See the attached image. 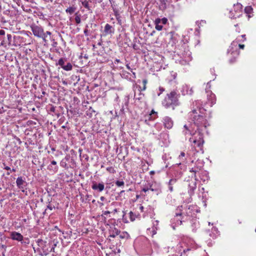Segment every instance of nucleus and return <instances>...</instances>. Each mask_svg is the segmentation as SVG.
I'll return each mask as SVG.
<instances>
[{"mask_svg":"<svg viewBox=\"0 0 256 256\" xmlns=\"http://www.w3.org/2000/svg\"><path fill=\"white\" fill-rule=\"evenodd\" d=\"M205 111L206 110L202 108H198L189 113V118L193 122L194 126L197 128V130H206L207 132L206 128L209 124L204 116Z\"/></svg>","mask_w":256,"mask_h":256,"instance_id":"f257e3e1","label":"nucleus"},{"mask_svg":"<svg viewBox=\"0 0 256 256\" xmlns=\"http://www.w3.org/2000/svg\"><path fill=\"white\" fill-rule=\"evenodd\" d=\"M162 104L166 108L172 106V109H174V106H177L179 104L176 92L172 91L170 94H168L167 96L162 101Z\"/></svg>","mask_w":256,"mask_h":256,"instance_id":"f03ea898","label":"nucleus"},{"mask_svg":"<svg viewBox=\"0 0 256 256\" xmlns=\"http://www.w3.org/2000/svg\"><path fill=\"white\" fill-rule=\"evenodd\" d=\"M202 166H198L196 168H192L190 170L192 173V180L188 184V192L190 196H192L194 193V190L196 188V182L198 180L196 174L201 169Z\"/></svg>","mask_w":256,"mask_h":256,"instance_id":"7ed1b4c3","label":"nucleus"},{"mask_svg":"<svg viewBox=\"0 0 256 256\" xmlns=\"http://www.w3.org/2000/svg\"><path fill=\"white\" fill-rule=\"evenodd\" d=\"M204 131L196 130L192 134V137L190 138V142H192V146H198L200 150H202V147L204 143L203 139Z\"/></svg>","mask_w":256,"mask_h":256,"instance_id":"20e7f679","label":"nucleus"},{"mask_svg":"<svg viewBox=\"0 0 256 256\" xmlns=\"http://www.w3.org/2000/svg\"><path fill=\"white\" fill-rule=\"evenodd\" d=\"M190 208H187V206L184 207L182 206L178 207L176 210L175 217L174 218V221L176 220V225H180L182 224L184 216L189 215V212H188Z\"/></svg>","mask_w":256,"mask_h":256,"instance_id":"39448f33","label":"nucleus"},{"mask_svg":"<svg viewBox=\"0 0 256 256\" xmlns=\"http://www.w3.org/2000/svg\"><path fill=\"white\" fill-rule=\"evenodd\" d=\"M186 240H184L177 246L178 252L180 254V256H182L183 254H186L187 252L191 250V248L188 245Z\"/></svg>","mask_w":256,"mask_h":256,"instance_id":"423d86ee","label":"nucleus"},{"mask_svg":"<svg viewBox=\"0 0 256 256\" xmlns=\"http://www.w3.org/2000/svg\"><path fill=\"white\" fill-rule=\"evenodd\" d=\"M242 6L240 3H236V4H234V14H232V10H230L229 12V16L231 18H239L242 12Z\"/></svg>","mask_w":256,"mask_h":256,"instance_id":"0eeeda50","label":"nucleus"},{"mask_svg":"<svg viewBox=\"0 0 256 256\" xmlns=\"http://www.w3.org/2000/svg\"><path fill=\"white\" fill-rule=\"evenodd\" d=\"M195 128L192 124H186L182 128V133L185 136H192V134L195 132Z\"/></svg>","mask_w":256,"mask_h":256,"instance_id":"6e6552de","label":"nucleus"},{"mask_svg":"<svg viewBox=\"0 0 256 256\" xmlns=\"http://www.w3.org/2000/svg\"><path fill=\"white\" fill-rule=\"evenodd\" d=\"M238 42L239 40L237 38L232 42L228 50V53L231 52L232 54H236V56L239 54L240 52L238 48Z\"/></svg>","mask_w":256,"mask_h":256,"instance_id":"1a4fd4ad","label":"nucleus"},{"mask_svg":"<svg viewBox=\"0 0 256 256\" xmlns=\"http://www.w3.org/2000/svg\"><path fill=\"white\" fill-rule=\"evenodd\" d=\"M30 28L34 36L38 38L43 36L44 30L42 26L32 24L30 26Z\"/></svg>","mask_w":256,"mask_h":256,"instance_id":"9d476101","label":"nucleus"},{"mask_svg":"<svg viewBox=\"0 0 256 256\" xmlns=\"http://www.w3.org/2000/svg\"><path fill=\"white\" fill-rule=\"evenodd\" d=\"M181 54L182 60H180V62L182 64H188L191 61L192 59L191 52L188 50H185L184 53H182Z\"/></svg>","mask_w":256,"mask_h":256,"instance_id":"9b49d317","label":"nucleus"},{"mask_svg":"<svg viewBox=\"0 0 256 256\" xmlns=\"http://www.w3.org/2000/svg\"><path fill=\"white\" fill-rule=\"evenodd\" d=\"M198 150H196V147L194 146H192L191 150H189L187 152V157L189 158L192 160V162H194V160L196 159L195 156Z\"/></svg>","mask_w":256,"mask_h":256,"instance_id":"f8f14e48","label":"nucleus"},{"mask_svg":"<svg viewBox=\"0 0 256 256\" xmlns=\"http://www.w3.org/2000/svg\"><path fill=\"white\" fill-rule=\"evenodd\" d=\"M180 92L182 95H192L193 94V90L192 88H190V86L186 84H183L180 88Z\"/></svg>","mask_w":256,"mask_h":256,"instance_id":"ddd939ff","label":"nucleus"},{"mask_svg":"<svg viewBox=\"0 0 256 256\" xmlns=\"http://www.w3.org/2000/svg\"><path fill=\"white\" fill-rule=\"evenodd\" d=\"M162 122L165 128L170 129L174 125V122L172 118L168 116H164L163 118Z\"/></svg>","mask_w":256,"mask_h":256,"instance_id":"4468645a","label":"nucleus"},{"mask_svg":"<svg viewBox=\"0 0 256 256\" xmlns=\"http://www.w3.org/2000/svg\"><path fill=\"white\" fill-rule=\"evenodd\" d=\"M10 238L12 240L22 242L24 238L21 234L16 232H12L10 234Z\"/></svg>","mask_w":256,"mask_h":256,"instance_id":"2eb2a0df","label":"nucleus"},{"mask_svg":"<svg viewBox=\"0 0 256 256\" xmlns=\"http://www.w3.org/2000/svg\"><path fill=\"white\" fill-rule=\"evenodd\" d=\"M92 188L94 190H98L99 192L103 191L104 189V185L103 182L97 184L96 182H92Z\"/></svg>","mask_w":256,"mask_h":256,"instance_id":"dca6fc26","label":"nucleus"},{"mask_svg":"<svg viewBox=\"0 0 256 256\" xmlns=\"http://www.w3.org/2000/svg\"><path fill=\"white\" fill-rule=\"evenodd\" d=\"M153 226L151 228H148L147 229V232L148 234H152V236L156 234V230H158V220H154L152 222Z\"/></svg>","mask_w":256,"mask_h":256,"instance_id":"f3484780","label":"nucleus"},{"mask_svg":"<svg viewBox=\"0 0 256 256\" xmlns=\"http://www.w3.org/2000/svg\"><path fill=\"white\" fill-rule=\"evenodd\" d=\"M55 160H52L50 164L48 166V169L52 172H58V167Z\"/></svg>","mask_w":256,"mask_h":256,"instance_id":"a211bd4d","label":"nucleus"},{"mask_svg":"<svg viewBox=\"0 0 256 256\" xmlns=\"http://www.w3.org/2000/svg\"><path fill=\"white\" fill-rule=\"evenodd\" d=\"M208 100L210 106H212L216 103V98L215 94L212 93V92H210V94H208Z\"/></svg>","mask_w":256,"mask_h":256,"instance_id":"6ab92c4d","label":"nucleus"},{"mask_svg":"<svg viewBox=\"0 0 256 256\" xmlns=\"http://www.w3.org/2000/svg\"><path fill=\"white\" fill-rule=\"evenodd\" d=\"M26 182L22 176L18 177L16 180V186L20 189L24 188Z\"/></svg>","mask_w":256,"mask_h":256,"instance_id":"aec40b11","label":"nucleus"},{"mask_svg":"<svg viewBox=\"0 0 256 256\" xmlns=\"http://www.w3.org/2000/svg\"><path fill=\"white\" fill-rule=\"evenodd\" d=\"M110 236L112 238H115L116 236L118 235L120 233V231L114 226L110 227V229L109 230Z\"/></svg>","mask_w":256,"mask_h":256,"instance_id":"412c9836","label":"nucleus"},{"mask_svg":"<svg viewBox=\"0 0 256 256\" xmlns=\"http://www.w3.org/2000/svg\"><path fill=\"white\" fill-rule=\"evenodd\" d=\"M186 157L187 156H186V154L184 152H182L178 158L179 161V163L178 164H180L182 163L185 162L186 160Z\"/></svg>","mask_w":256,"mask_h":256,"instance_id":"4be33fe9","label":"nucleus"},{"mask_svg":"<svg viewBox=\"0 0 256 256\" xmlns=\"http://www.w3.org/2000/svg\"><path fill=\"white\" fill-rule=\"evenodd\" d=\"M150 189L157 195L160 194L162 192L161 186L160 184H158L156 188H154L153 186H151L150 187Z\"/></svg>","mask_w":256,"mask_h":256,"instance_id":"5701e85b","label":"nucleus"},{"mask_svg":"<svg viewBox=\"0 0 256 256\" xmlns=\"http://www.w3.org/2000/svg\"><path fill=\"white\" fill-rule=\"evenodd\" d=\"M177 180L174 178H171L168 183V190L172 192H173L172 186L176 182Z\"/></svg>","mask_w":256,"mask_h":256,"instance_id":"b1692460","label":"nucleus"},{"mask_svg":"<svg viewBox=\"0 0 256 256\" xmlns=\"http://www.w3.org/2000/svg\"><path fill=\"white\" fill-rule=\"evenodd\" d=\"M154 23L156 26L155 28L156 30H158V31L162 30L163 26H162V25L160 24V18H156L155 20L154 21Z\"/></svg>","mask_w":256,"mask_h":256,"instance_id":"393cba45","label":"nucleus"},{"mask_svg":"<svg viewBox=\"0 0 256 256\" xmlns=\"http://www.w3.org/2000/svg\"><path fill=\"white\" fill-rule=\"evenodd\" d=\"M164 91V88L162 86H160L158 89H156L154 91V96H159Z\"/></svg>","mask_w":256,"mask_h":256,"instance_id":"a878e982","label":"nucleus"},{"mask_svg":"<svg viewBox=\"0 0 256 256\" xmlns=\"http://www.w3.org/2000/svg\"><path fill=\"white\" fill-rule=\"evenodd\" d=\"M104 31L106 34H110L114 32L112 30V26L108 24H106Z\"/></svg>","mask_w":256,"mask_h":256,"instance_id":"bb28decb","label":"nucleus"},{"mask_svg":"<svg viewBox=\"0 0 256 256\" xmlns=\"http://www.w3.org/2000/svg\"><path fill=\"white\" fill-rule=\"evenodd\" d=\"M36 243L38 244V245L39 247L41 248L42 250H43V249H45L44 248V246H46V242L44 241L42 239H38L36 241Z\"/></svg>","mask_w":256,"mask_h":256,"instance_id":"cd10ccee","label":"nucleus"},{"mask_svg":"<svg viewBox=\"0 0 256 256\" xmlns=\"http://www.w3.org/2000/svg\"><path fill=\"white\" fill-rule=\"evenodd\" d=\"M54 246L50 250L48 249H43V252L40 254V255L42 256H46L50 253V252H54Z\"/></svg>","mask_w":256,"mask_h":256,"instance_id":"c85d7f7f","label":"nucleus"},{"mask_svg":"<svg viewBox=\"0 0 256 256\" xmlns=\"http://www.w3.org/2000/svg\"><path fill=\"white\" fill-rule=\"evenodd\" d=\"M160 2V7L161 9H165L166 8V3L167 0H158Z\"/></svg>","mask_w":256,"mask_h":256,"instance_id":"c756f323","label":"nucleus"},{"mask_svg":"<svg viewBox=\"0 0 256 256\" xmlns=\"http://www.w3.org/2000/svg\"><path fill=\"white\" fill-rule=\"evenodd\" d=\"M76 10V8L74 6L68 7L66 10V13L69 14H72Z\"/></svg>","mask_w":256,"mask_h":256,"instance_id":"7c9ffc66","label":"nucleus"},{"mask_svg":"<svg viewBox=\"0 0 256 256\" xmlns=\"http://www.w3.org/2000/svg\"><path fill=\"white\" fill-rule=\"evenodd\" d=\"M72 66L70 62H68L66 65H64L63 67V69L65 70L68 71L72 70Z\"/></svg>","mask_w":256,"mask_h":256,"instance_id":"2f4dec72","label":"nucleus"},{"mask_svg":"<svg viewBox=\"0 0 256 256\" xmlns=\"http://www.w3.org/2000/svg\"><path fill=\"white\" fill-rule=\"evenodd\" d=\"M245 12L248 14H250L252 12V8L250 6H246L244 8Z\"/></svg>","mask_w":256,"mask_h":256,"instance_id":"473e14b6","label":"nucleus"},{"mask_svg":"<svg viewBox=\"0 0 256 256\" xmlns=\"http://www.w3.org/2000/svg\"><path fill=\"white\" fill-rule=\"evenodd\" d=\"M64 62L65 60L63 58H60L58 60V62L56 64V65H60V66H61L62 68H63V67L64 66Z\"/></svg>","mask_w":256,"mask_h":256,"instance_id":"72a5a7b5","label":"nucleus"},{"mask_svg":"<svg viewBox=\"0 0 256 256\" xmlns=\"http://www.w3.org/2000/svg\"><path fill=\"white\" fill-rule=\"evenodd\" d=\"M178 42L177 38L176 36H172L170 42L172 43V44H175Z\"/></svg>","mask_w":256,"mask_h":256,"instance_id":"f704fd0d","label":"nucleus"},{"mask_svg":"<svg viewBox=\"0 0 256 256\" xmlns=\"http://www.w3.org/2000/svg\"><path fill=\"white\" fill-rule=\"evenodd\" d=\"M82 6L86 8H87L88 10H90V6H89V4L88 2L85 0L83 2H82Z\"/></svg>","mask_w":256,"mask_h":256,"instance_id":"c9c22d12","label":"nucleus"},{"mask_svg":"<svg viewBox=\"0 0 256 256\" xmlns=\"http://www.w3.org/2000/svg\"><path fill=\"white\" fill-rule=\"evenodd\" d=\"M203 162L198 160L196 162V166L194 168H196L198 166H202L201 168L203 166Z\"/></svg>","mask_w":256,"mask_h":256,"instance_id":"e433bc0d","label":"nucleus"},{"mask_svg":"<svg viewBox=\"0 0 256 256\" xmlns=\"http://www.w3.org/2000/svg\"><path fill=\"white\" fill-rule=\"evenodd\" d=\"M128 234L126 232H122V234L120 233V237L121 238H128Z\"/></svg>","mask_w":256,"mask_h":256,"instance_id":"4c0bfd02","label":"nucleus"},{"mask_svg":"<svg viewBox=\"0 0 256 256\" xmlns=\"http://www.w3.org/2000/svg\"><path fill=\"white\" fill-rule=\"evenodd\" d=\"M115 184L116 186H124V181H120V180H116L115 182Z\"/></svg>","mask_w":256,"mask_h":256,"instance_id":"58836bf2","label":"nucleus"},{"mask_svg":"<svg viewBox=\"0 0 256 256\" xmlns=\"http://www.w3.org/2000/svg\"><path fill=\"white\" fill-rule=\"evenodd\" d=\"M160 23L162 24H166L168 22V19L166 18H160Z\"/></svg>","mask_w":256,"mask_h":256,"instance_id":"ea45409f","label":"nucleus"},{"mask_svg":"<svg viewBox=\"0 0 256 256\" xmlns=\"http://www.w3.org/2000/svg\"><path fill=\"white\" fill-rule=\"evenodd\" d=\"M106 170L108 171V172H110V173H114L115 172V170H114V168H112V166H110V167H108L106 168Z\"/></svg>","mask_w":256,"mask_h":256,"instance_id":"a19ab883","label":"nucleus"},{"mask_svg":"<svg viewBox=\"0 0 256 256\" xmlns=\"http://www.w3.org/2000/svg\"><path fill=\"white\" fill-rule=\"evenodd\" d=\"M212 231H213V232H215V234H214V236H212L211 234H210V236H212L213 238H216V234H218V229H217L216 228H212Z\"/></svg>","mask_w":256,"mask_h":256,"instance_id":"79ce46f5","label":"nucleus"},{"mask_svg":"<svg viewBox=\"0 0 256 256\" xmlns=\"http://www.w3.org/2000/svg\"><path fill=\"white\" fill-rule=\"evenodd\" d=\"M210 88V82H208L206 87V92L208 94V92H210V90H209V89Z\"/></svg>","mask_w":256,"mask_h":256,"instance_id":"37998d69","label":"nucleus"},{"mask_svg":"<svg viewBox=\"0 0 256 256\" xmlns=\"http://www.w3.org/2000/svg\"><path fill=\"white\" fill-rule=\"evenodd\" d=\"M75 21L76 22V24H80L81 22V20H80V16H76V18H75Z\"/></svg>","mask_w":256,"mask_h":256,"instance_id":"c03bdc74","label":"nucleus"},{"mask_svg":"<svg viewBox=\"0 0 256 256\" xmlns=\"http://www.w3.org/2000/svg\"><path fill=\"white\" fill-rule=\"evenodd\" d=\"M249 2H251L254 6H256V0H248Z\"/></svg>","mask_w":256,"mask_h":256,"instance_id":"a18cd8bd","label":"nucleus"},{"mask_svg":"<svg viewBox=\"0 0 256 256\" xmlns=\"http://www.w3.org/2000/svg\"><path fill=\"white\" fill-rule=\"evenodd\" d=\"M7 38H8V40L9 42H10L12 40V36L10 34H7Z\"/></svg>","mask_w":256,"mask_h":256,"instance_id":"49530a36","label":"nucleus"},{"mask_svg":"<svg viewBox=\"0 0 256 256\" xmlns=\"http://www.w3.org/2000/svg\"><path fill=\"white\" fill-rule=\"evenodd\" d=\"M148 190H150V189L148 187H144L142 189V190L145 192H148Z\"/></svg>","mask_w":256,"mask_h":256,"instance_id":"de8ad7c7","label":"nucleus"},{"mask_svg":"<svg viewBox=\"0 0 256 256\" xmlns=\"http://www.w3.org/2000/svg\"><path fill=\"white\" fill-rule=\"evenodd\" d=\"M39 38H42V40H44V42H46V34H45L44 32V33L43 36H40Z\"/></svg>","mask_w":256,"mask_h":256,"instance_id":"09e8293b","label":"nucleus"},{"mask_svg":"<svg viewBox=\"0 0 256 256\" xmlns=\"http://www.w3.org/2000/svg\"><path fill=\"white\" fill-rule=\"evenodd\" d=\"M102 214L104 216H106L108 214H110V211H104L102 212Z\"/></svg>","mask_w":256,"mask_h":256,"instance_id":"8fccbe9b","label":"nucleus"},{"mask_svg":"<svg viewBox=\"0 0 256 256\" xmlns=\"http://www.w3.org/2000/svg\"><path fill=\"white\" fill-rule=\"evenodd\" d=\"M5 34V31L3 30H0V35L3 36Z\"/></svg>","mask_w":256,"mask_h":256,"instance_id":"3c124183","label":"nucleus"},{"mask_svg":"<svg viewBox=\"0 0 256 256\" xmlns=\"http://www.w3.org/2000/svg\"><path fill=\"white\" fill-rule=\"evenodd\" d=\"M84 34H85L86 36H88V29L86 28V29L84 30Z\"/></svg>","mask_w":256,"mask_h":256,"instance_id":"603ef678","label":"nucleus"},{"mask_svg":"<svg viewBox=\"0 0 256 256\" xmlns=\"http://www.w3.org/2000/svg\"><path fill=\"white\" fill-rule=\"evenodd\" d=\"M238 47L239 48H240L243 49V48H244V44H238Z\"/></svg>","mask_w":256,"mask_h":256,"instance_id":"864d4df0","label":"nucleus"},{"mask_svg":"<svg viewBox=\"0 0 256 256\" xmlns=\"http://www.w3.org/2000/svg\"><path fill=\"white\" fill-rule=\"evenodd\" d=\"M54 207H52L50 205H48L47 206V209H49L50 210H52L53 209Z\"/></svg>","mask_w":256,"mask_h":256,"instance_id":"5fc2aeb1","label":"nucleus"},{"mask_svg":"<svg viewBox=\"0 0 256 256\" xmlns=\"http://www.w3.org/2000/svg\"><path fill=\"white\" fill-rule=\"evenodd\" d=\"M15 138L18 142L20 144L22 143V142H21L20 140L18 138L16 137Z\"/></svg>","mask_w":256,"mask_h":256,"instance_id":"6e6d98bb","label":"nucleus"},{"mask_svg":"<svg viewBox=\"0 0 256 256\" xmlns=\"http://www.w3.org/2000/svg\"><path fill=\"white\" fill-rule=\"evenodd\" d=\"M62 83L64 84V85H67L68 84V82H67L66 80H62Z\"/></svg>","mask_w":256,"mask_h":256,"instance_id":"4d7b16f0","label":"nucleus"},{"mask_svg":"<svg viewBox=\"0 0 256 256\" xmlns=\"http://www.w3.org/2000/svg\"><path fill=\"white\" fill-rule=\"evenodd\" d=\"M126 68H127L128 70H131V71H132V69H131V68H130V66H129V64H126Z\"/></svg>","mask_w":256,"mask_h":256,"instance_id":"13d9d810","label":"nucleus"},{"mask_svg":"<svg viewBox=\"0 0 256 256\" xmlns=\"http://www.w3.org/2000/svg\"><path fill=\"white\" fill-rule=\"evenodd\" d=\"M28 242H29V240L28 239H26V241L24 242H22V243H24V244H28Z\"/></svg>","mask_w":256,"mask_h":256,"instance_id":"bf43d9fd","label":"nucleus"},{"mask_svg":"<svg viewBox=\"0 0 256 256\" xmlns=\"http://www.w3.org/2000/svg\"><path fill=\"white\" fill-rule=\"evenodd\" d=\"M105 199H106V198L102 196H100V200L102 201H104Z\"/></svg>","mask_w":256,"mask_h":256,"instance_id":"052dcab7","label":"nucleus"},{"mask_svg":"<svg viewBox=\"0 0 256 256\" xmlns=\"http://www.w3.org/2000/svg\"><path fill=\"white\" fill-rule=\"evenodd\" d=\"M45 34H46V35L48 34V35H50V36L51 35V34H52V33L48 31H47Z\"/></svg>","mask_w":256,"mask_h":256,"instance_id":"680f3d73","label":"nucleus"},{"mask_svg":"<svg viewBox=\"0 0 256 256\" xmlns=\"http://www.w3.org/2000/svg\"><path fill=\"white\" fill-rule=\"evenodd\" d=\"M4 169L6 170H10V168L8 166H6L4 168Z\"/></svg>","mask_w":256,"mask_h":256,"instance_id":"e2e57ef3","label":"nucleus"},{"mask_svg":"<svg viewBox=\"0 0 256 256\" xmlns=\"http://www.w3.org/2000/svg\"><path fill=\"white\" fill-rule=\"evenodd\" d=\"M140 210L141 212H142L143 211V210H144V206H140Z\"/></svg>","mask_w":256,"mask_h":256,"instance_id":"0e129e2a","label":"nucleus"},{"mask_svg":"<svg viewBox=\"0 0 256 256\" xmlns=\"http://www.w3.org/2000/svg\"><path fill=\"white\" fill-rule=\"evenodd\" d=\"M124 190H122V191H120V194H119V195H120V196H121V195H122V194H123V193H124Z\"/></svg>","mask_w":256,"mask_h":256,"instance_id":"69168bd1","label":"nucleus"},{"mask_svg":"<svg viewBox=\"0 0 256 256\" xmlns=\"http://www.w3.org/2000/svg\"><path fill=\"white\" fill-rule=\"evenodd\" d=\"M131 72H132V74H133V76H133V77H134V78H136V73H135L134 72H132V70Z\"/></svg>","mask_w":256,"mask_h":256,"instance_id":"338daca9","label":"nucleus"},{"mask_svg":"<svg viewBox=\"0 0 256 256\" xmlns=\"http://www.w3.org/2000/svg\"><path fill=\"white\" fill-rule=\"evenodd\" d=\"M240 36H241L242 38H244V40H246V35H244H244H242Z\"/></svg>","mask_w":256,"mask_h":256,"instance_id":"774afa93","label":"nucleus"}]
</instances>
